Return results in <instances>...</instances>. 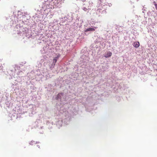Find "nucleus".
<instances>
[{
	"mask_svg": "<svg viewBox=\"0 0 157 157\" xmlns=\"http://www.w3.org/2000/svg\"><path fill=\"white\" fill-rule=\"evenodd\" d=\"M29 144L32 145H34L36 144L34 141H31L29 143Z\"/></svg>",
	"mask_w": 157,
	"mask_h": 157,
	"instance_id": "0eeeda50",
	"label": "nucleus"
},
{
	"mask_svg": "<svg viewBox=\"0 0 157 157\" xmlns=\"http://www.w3.org/2000/svg\"><path fill=\"white\" fill-rule=\"evenodd\" d=\"M112 52L110 51H109L105 55L104 57L105 58H109L110 57L112 56Z\"/></svg>",
	"mask_w": 157,
	"mask_h": 157,
	"instance_id": "7ed1b4c3",
	"label": "nucleus"
},
{
	"mask_svg": "<svg viewBox=\"0 0 157 157\" xmlns=\"http://www.w3.org/2000/svg\"><path fill=\"white\" fill-rule=\"evenodd\" d=\"M36 149L37 150H38L39 149H40V146L39 145H36Z\"/></svg>",
	"mask_w": 157,
	"mask_h": 157,
	"instance_id": "6e6552de",
	"label": "nucleus"
},
{
	"mask_svg": "<svg viewBox=\"0 0 157 157\" xmlns=\"http://www.w3.org/2000/svg\"><path fill=\"white\" fill-rule=\"evenodd\" d=\"M140 45V43L139 42H134L133 44V46L136 48H138Z\"/></svg>",
	"mask_w": 157,
	"mask_h": 157,
	"instance_id": "39448f33",
	"label": "nucleus"
},
{
	"mask_svg": "<svg viewBox=\"0 0 157 157\" xmlns=\"http://www.w3.org/2000/svg\"><path fill=\"white\" fill-rule=\"evenodd\" d=\"M55 64L52 63L51 66L50 67V68L51 70H52L55 67Z\"/></svg>",
	"mask_w": 157,
	"mask_h": 157,
	"instance_id": "423d86ee",
	"label": "nucleus"
},
{
	"mask_svg": "<svg viewBox=\"0 0 157 157\" xmlns=\"http://www.w3.org/2000/svg\"><path fill=\"white\" fill-rule=\"evenodd\" d=\"M63 93H60V94H58V95H57V98H59V96H60V95H63Z\"/></svg>",
	"mask_w": 157,
	"mask_h": 157,
	"instance_id": "1a4fd4ad",
	"label": "nucleus"
},
{
	"mask_svg": "<svg viewBox=\"0 0 157 157\" xmlns=\"http://www.w3.org/2000/svg\"><path fill=\"white\" fill-rule=\"evenodd\" d=\"M60 56V55H59L57 57H55L53 59L52 63L56 64V63L57 61V59L59 58Z\"/></svg>",
	"mask_w": 157,
	"mask_h": 157,
	"instance_id": "20e7f679",
	"label": "nucleus"
},
{
	"mask_svg": "<svg viewBox=\"0 0 157 157\" xmlns=\"http://www.w3.org/2000/svg\"><path fill=\"white\" fill-rule=\"evenodd\" d=\"M98 28L97 27H94V28H90L86 29L85 31V32H87L89 31H94L95 29H97Z\"/></svg>",
	"mask_w": 157,
	"mask_h": 157,
	"instance_id": "f257e3e1",
	"label": "nucleus"
},
{
	"mask_svg": "<svg viewBox=\"0 0 157 157\" xmlns=\"http://www.w3.org/2000/svg\"><path fill=\"white\" fill-rule=\"evenodd\" d=\"M86 9H87L86 8H84V9H83V10L85 11H86Z\"/></svg>",
	"mask_w": 157,
	"mask_h": 157,
	"instance_id": "9b49d317",
	"label": "nucleus"
},
{
	"mask_svg": "<svg viewBox=\"0 0 157 157\" xmlns=\"http://www.w3.org/2000/svg\"><path fill=\"white\" fill-rule=\"evenodd\" d=\"M86 4L87 6V7L88 9H90V7L92 5L93 3L90 1H89L88 2H86Z\"/></svg>",
	"mask_w": 157,
	"mask_h": 157,
	"instance_id": "f03ea898",
	"label": "nucleus"
},
{
	"mask_svg": "<svg viewBox=\"0 0 157 157\" xmlns=\"http://www.w3.org/2000/svg\"><path fill=\"white\" fill-rule=\"evenodd\" d=\"M155 8H156V10H157V4H155Z\"/></svg>",
	"mask_w": 157,
	"mask_h": 157,
	"instance_id": "9d476101",
	"label": "nucleus"
}]
</instances>
